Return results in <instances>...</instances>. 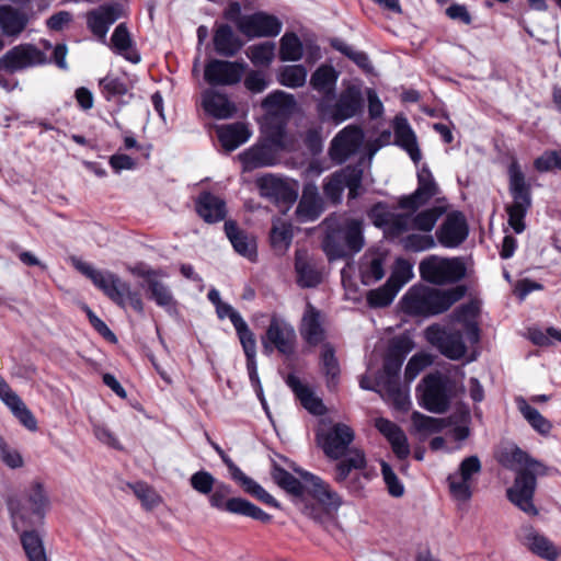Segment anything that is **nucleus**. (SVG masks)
I'll return each instance as SVG.
<instances>
[{
	"mask_svg": "<svg viewBox=\"0 0 561 561\" xmlns=\"http://www.w3.org/2000/svg\"><path fill=\"white\" fill-rule=\"evenodd\" d=\"M419 185L414 193L399 198L398 205L405 214H399L392 222L391 230L400 233V237L412 230L430 232L435 227L445 208L436 206L420 213L423 207L439 192V188L427 168H422L417 173Z\"/></svg>",
	"mask_w": 561,
	"mask_h": 561,
	"instance_id": "1",
	"label": "nucleus"
},
{
	"mask_svg": "<svg viewBox=\"0 0 561 561\" xmlns=\"http://www.w3.org/2000/svg\"><path fill=\"white\" fill-rule=\"evenodd\" d=\"M478 311L476 304L462 305L454 312V323L449 327L431 325L425 331L426 340L450 358L465 356L468 345L479 341V329L473 318Z\"/></svg>",
	"mask_w": 561,
	"mask_h": 561,
	"instance_id": "2",
	"label": "nucleus"
},
{
	"mask_svg": "<svg viewBox=\"0 0 561 561\" xmlns=\"http://www.w3.org/2000/svg\"><path fill=\"white\" fill-rule=\"evenodd\" d=\"M504 462L517 471L514 484L507 490L510 501L526 514L536 516L538 510L533 503L537 486L536 477L547 474V467L518 447H514L505 454Z\"/></svg>",
	"mask_w": 561,
	"mask_h": 561,
	"instance_id": "3",
	"label": "nucleus"
},
{
	"mask_svg": "<svg viewBox=\"0 0 561 561\" xmlns=\"http://www.w3.org/2000/svg\"><path fill=\"white\" fill-rule=\"evenodd\" d=\"M465 287L440 290L424 285L412 286L401 299V308L408 314H438L449 309L465 296Z\"/></svg>",
	"mask_w": 561,
	"mask_h": 561,
	"instance_id": "4",
	"label": "nucleus"
},
{
	"mask_svg": "<svg viewBox=\"0 0 561 561\" xmlns=\"http://www.w3.org/2000/svg\"><path fill=\"white\" fill-rule=\"evenodd\" d=\"M508 192L512 196V203L506 205L507 222L515 233H522L526 229L525 217L531 207V186L526 180L517 160H512L508 169Z\"/></svg>",
	"mask_w": 561,
	"mask_h": 561,
	"instance_id": "5",
	"label": "nucleus"
},
{
	"mask_svg": "<svg viewBox=\"0 0 561 561\" xmlns=\"http://www.w3.org/2000/svg\"><path fill=\"white\" fill-rule=\"evenodd\" d=\"M302 477L306 481L307 493L311 495L314 502L308 503L304 499H298L297 504L300 506L304 515L316 523L324 525L341 506L342 500L320 478L311 473H304Z\"/></svg>",
	"mask_w": 561,
	"mask_h": 561,
	"instance_id": "6",
	"label": "nucleus"
},
{
	"mask_svg": "<svg viewBox=\"0 0 561 561\" xmlns=\"http://www.w3.org/2000/svg\"><path fill=\"white\" fill-rule=\"evenodd\" d=\"M463 377V373L459 369H456L454 376L435 373L424 377L420 385L422 405L433 413L447 411L453 397L456 394L458 383L462 381Z\"/></svg>",
	"mask_w": 561,
	"mask_h": 561,
	"instance_id": "7",
	"label": "nucleus"
},
{
	"mask_svg": "<svg viewBox=\"0 0 561 561\" xmlns=\"http://www.w3.org/2000/svg\"><path fill=\"white\" fill-rule=\"evenodd\" d=\"M48 505L49 499L44 483L39 480L32 481L25 491L24 502L11 506L13 528L20 530L41 522Z\"/></svg>",
	"mask_w": 561,
	"mask_h": 561,
	"instance_id": "8",
	"label": "nucleus"
},
{
	"mask_svg": "<svg viewBox=\"0 0 561 561\" xmlns=\"http://www.w3.org/2000/svg\"><path fill=\"white\" fill-rule=\"evenodd\" d=\"M354 430L344 423H327L322 421L317 431V443L330 459H341L353 448Z\"/></svg>",
	"mask_w": 561,
	"mask_h": 561,
	"instance_id": "9",
	"label": "nucleus"
},
{
	"mask_svg": "<svg viewBox=\"0 0 561 561\" xmlns=\"http://www.w3.org/2000/svg\"><path fill=\"white\" fill-rule=\"evenodd\" d=\"M419 270L424 280L436 285L456 283L466 275V266L460 257L430 255L421 261Z\"/></svg>",
	"mask_w": 561,
	"mask_h": 561,
	"instance_id": "10",
	"label": "nucleus"
},
{
	"mask_svg": "<svg viewBox=\"0 0 561 561\" xmlns=\"http://www.w3.org/2000/svg\"><path fill=\"white\" fill-rule=\"evenodd\" d=\"M363 96L356 85H347L339 95L334 104L330 98H322L318 103V112L322 119H331L336 124L350 119L360 113Z\"/></svg>",
	"mask_w": 561,
	"mask_h": 561,
	"instance_id": "11",
	"label": "nucleus"
},
{
	"mask_svg": "<svg viewBox=\"0 0 561 561\" xmlns=\"http://www.w3.org/2000/svg\"><path fill=\"white\" fill-rule=\"evenodd\" d=\"M71 263L76 270L90 278L113 301L123 305L126 297L130 295L129 287L115 274L96 270L78 257H71Z\"/></svg>",
	"mask_w": 561,
	"mask_h": 561,
	"instance_id": "12",
	"label": "nucleus"
},
{
	"mask_svg": "<svg viewBox=\"0 0 561 561\" xmlns=\"http://www.w3.org/2000/svg\"><path fill=\"white\" fill-rule=\"evenodd\" d=\"M230 494V485L224 482H216L214 492L209 497L210 505L219 510L224 508L231 514L248 516L264 523L271 520V516L256 505L241 497L228 499Z\"/></svg>",
	"mask_w": 561,
	"mask_h": 561,
	"instance_id": "13",
	"label": "nucleus"
},
{
	"mask_svg": "<svg viewBox=\"0 0 561 561\" xmlns=\"http://www.w3.org/2000/svg\"><path fill=\"white\" fill-rule=\"evenodd\" d=\"M344 457L335 467V481L352 492H358L364 486L363 480L367 479L366 474L359 472L367 463L365 454L359 448H352Z\"/></svg>",
	"mask_w": 561,
	"mask_h": 561,
	"instance_id": "14",
	"label": "nucleus"
},
{
	"mask_svg": "<svg viewBox=\"0 0 561 561\" xmlns=\"http://www.w3.org/2000/svg\"><path fill=\"white\" fill-rule=\"evenodd\" d=\"M296 331L294 327L284 319L273 317L263 340L264 352L270 354L276 348L284 355H291L296 346Z\"/></svg>",
	"mask_w": 561,
	"mask_h": 561,
	"instance_id": "15",
	"label": "nucleus"
},
{
	"mask_svg": "<svg viewBox=\"0 0 561 561\" xmlns=\"http://www.w3.org/2000/svg\"><path fill=\"white\" fill-rule=\"evenodd\" d=\"M480 471V459L477 456H469L460 462L458 471L449 474V491L455 500L466 502L471 497L472 479Z\"/></svg>",
	"mask_w": 561,
	"mask_h": 561,
	"instance_id": "16",
	"label": "nucleus"
},
{
	"mask_svg": "<svg viewBox=\"0 0 561 561\" xmlns=\"http://www.w3.org/2000/svg\"><path fill=\"white\" fill-rule=\"evenodd\" d=\"M238 30L249 38L274 37L282 31V22L274 15L256 12L237 21Z\"/></svg>",
	"mask_w": 561,
	"mask_h": 561,
	"instance_id": "17",
	"label": "nucleus"
},
{
	"mask_svg": "<svg viewBox=\"0 0 561 561\" xmlns=\"http://www.w3.org/2000/svg\"><path fill=\"white\" fill-rule=\"evenodd\" d=\"M360 183L362 170L348 167L329 176L323 185V191L328 198L336 203L341 199L345 187L350 191V197L355 198Z\"/></svg>",
	"mask_w": 561,
	"mask_h": 561,
	"instance_id": "18",
	"label": "nucleus"
},
{
	"mask_svg": "<svg viewBox=\"0 0 561 561\" xmlns=\"http://www.w3.org/2000/svg\"><path fill=\"white\" fill-rule=\"evenodd\" d=\"M364 133L360 127L348 125L339 131L331 141L329 154L337 163L344 162L362 146Z\"/></svg>",
	"mask_w": 561,
	"mask_h": 561,
	"instance_id": "19",
	"label": "nucleus"
},
{
	"mask_svg": "<svg viewBox=\"0 0 561 561\" xmlns=\"http://www.w3.org/2000/svg\"><path fill=\"white\" fill-rule=\"evenodd\" d=\"M402 363L403 358L389 352L383 364L386 377H381L378 381V386H381L386 390L388 398L400 409H403L408 403L407 392L401 390L397 382V376L401 369Z\"/></svg>",
	"mask_w": 561,
	"mask_h": 561,
	"instance_id": "20",
	"label": "nucleus"
},
{
	"mask_svg": "<svg viewBox=\"0 0 561 561\" xmlns=\"http://www.w3.org/2000/svg\"><path fill=\"white\" fill-rule=\"evenodd\" d=\"M244 65L225 60H211L205 67V80L214 85H232L238 83L243 73Z\"/></svg>",
	"mask_w": 561,
	"mask_h": 561,
	"instance_id": "21",
	"label": "nucleus"
},
{
	"mask_svg": "<svg viewBox=\"0 0 561 561\" xmlns=\"http://www.w3.org/2000/svg\"><path fill=\"white\" fill-rule=\"evenodd\" d=\"M215 450L218 453L222 461L226 463L231 478L238 482L247 493L256 497L265 504L274 507H278V502L266 492L257 482L250 477L245 476L242 470L225 454V451L218 446L214 445Z\"/></svg>",
	"mask_w": 561,
	"mask_h": 561,
	"instance_id": "22",
	"label": "nucleus"
},
{
	"mask_svg": "<svg viewBox=\"0 0 561 561\" xmlns=\"http://www.w3.org/2000/svg\"><path fill=\"white\" fill-rule=\"evenodd\" d=\"M468 225L465 216L459 211L447 215L436 232L438 242L446 248H456L468 237Z\"/></svg>",
	"mask_w": 561,
	"mask_h": 561,
	"instance_id": "23",
	"label": "nucleus"
},
{
	"mask_svg": "<svg viewBox=\"0 0 561 561\" xmlns=\"http://www.w3.org/2000/svg\"><path fill=\"white\" fill-rule=\"evenodd\" d=\"M44 61L43 53L32 45H19L0 58L1 67L11 72L41 65Z\"/></svg>",
	"mask_w": 561,
	"mask_h": 561,
	"instance_id": "24",
	"label": "nucleus"
},
{
	"mask_svg": "<svg viewBox=\"0 0 561 561\" xmlns=\"http://www.w3.org/2000/svg\"><path fill=\"white\" fill-rule=\"evenodd\" d=\"M523 545L535 556L547 561H561V548L533 527L524 529Z\"/></svg>",
	"mask_w": 561,
	"mask_h": 561,
	"instance_id": "25",
	"label": "nucleus"
},
{
	"mask_svg": "<svg viewBox=\"0 0 561 561\" xmlns=\"http://www.w3.org/2000/svg\"><path fill=\"white\" fill-rule=\"evenodd\" d=\"M0 399L11 410L13 415L30 431L37 430V421L21 398L10 388L0 376Z\"/></svg>",
	"mask_w": 561,
	"mask_h": 561,
	"instance_id": "26",
	"label": "nucleus"
},
{
	"mask_svg": "<svg viewBox=\"0 0 561 561\" xmlns=\"http://www.w3.org/2000/svg\"><path fill=\"white\" fill-rule=\"evenodd\" d=\"M122 15L118 4H105L92 10L87 15V23L94 35L105 39L108 27Z\"/></svg>",
	"mask_w": 561,
	"mask_h": 561,
	"instance_id": "27",
	"label": "nucleus"
},
{
	"mask_svg": "<svg viewBox=\"0 0 561 561\" xmlns=\"http://www.w3.org/2000/svg\"><path fill=\"white\" fill-rule=\"evenodd\" d=\"M295 271L300 287H316L321 283L322 277L316 260L304 249H298L295 252Z\"/></svg>",
	"mask_w": 561,
	"mask_h": 561,
	"instance_id": "28",
	"label": "nucleus"
},
{
	"mask_svg": "<svg viewBox=\"0 0 561 561\" xmlns=\"http://www.w3.org/2000/svg\"><path fill=\"white\" fill-rule=\"evenodd\" d=\"M260 194L274 201L294 202L297 193L283 179L265 174L255 181Z\"/></svg>",
	"mask_w": 561,
	"mask_h": 561,
	"instance_id": "29",
	"label": "nucleus"
},
{
	"mask_svg": "<svg viewBox=\"0 0 561 561\" xmlns=\"http://www.w3.org/2000/svg\"><path fill=\"white\" fill-rule=\"evenodd\" d=\"M323 211V203L314 183H307L302 188V195L296 208V215L300 221H313Z\"/></svg>",
	"mask_w": 561,
	"mask_h": 561,
	"instance_id": "30",
	"label": "nucleus"
},
{
	"mask_svg": "<svg viewBox=\"0 0 561 561\" xmlns=\"http://www.w3.org/2000/svg\"><path fill=\"white\" fill-rule=\"evenodd\" d=\"M300 334L310 345H318L324 341L325 331L322 316L311 304H307L300 324Z\"/></svg>",
	"mask_w": 561,
	"mask_h": 561,
	"instance_id": "31",
	"label": "nucleus"
},
{
	"mask_svg": "<svg viewBox=\"0 0 561 561\" xmlns=\"http://www.w3.org/2000/svg\"><path fill=\"white\" fill-rule=\"evenodd\" d=\"M376 428L388 439L398 458L404 459L410 455V446L404 432L388 419L375 420Z\"/></svg>",
	"mask_w": 561,
	"mask_h": 561,
	"instance_id": "32",
	"label": "nucleus"
},
{
	"mask_svg": "<svg viewBox=\"0 0 561 561\" xmlns=\"http://www.w3.org/2000/svg\"><path fill=\"white\" fill-rule=\"evenodd\" d=\"M327 233L322 242L323 250L329 260H336L346 255V245L342 224L335 219L325 220Z\"/></svg>",
	"mask_w": 561,
	"mask_h": 561,
	"instance_id": "33",
	"label": "nucleus"
},
{
	"mask_svg": "<svg viewBox=\"0 0 561 561\" xmlns=\"http://www.w3.org/2000/svg\"><path fill=\"white\" fill-rule=\"evenodd\" d=\"M239 160L244 172L274 165L276 161L272 149L266 145L252 146L239 154Z\"/></svg>",
	"mask_w": 561,
	"mask_h": 561,
	"instance_id": "34",
	"label": "nucleus"
},
{
	"mask_svg": "<svg viewBox=\"0 0 561 561\" xmlns=\"http://www.w3.org/2000/svg\"><path fill=\"white\" fill-rule=\"evenodd\" d=\"M225 231L236 252L251 261L255 259L256 242L252 236L241 230L233 221L225 222Z\"/></svg>",
	"mask_w": 561,
	"mask_h": 561,
	"instance_id": "35",
	"label": "nucleus"
},
{
	"mask_svg": "<svg viewBox=\"0 0 561 561\" xmlns=\"http://www.w3.org/2000/svg\"><path fill=\"white\" fill-rule=\"evenodd\" d=\"M217 135L221 146L232 151L250 139L251 130L244 123H233L217 127Z\"/></svg>",
	"mask_w": 561,
	"mask_h": 561,
	"instance_id": "36",
	"label": "nucleus"
},
{
	"mask_svg": "<svg viewBox=\"0 0 561 561\" xmlns=\"http://www.w3.org/2000/svg\"><path fill=\"white\" fill-rule=\"evenodd\" d=\"M286 382L306 410L316 415H322L324 413L325 407L322 400L318 398L308 386L302 383L298 377L288 375Z\"/></svg>",
	"mask_w": 561,
	"mask_h": 561,
	"instance_id": "37",
	"label": "nucleus"
},
{
	"mask_svg": "<svg viewBox=\"0 0 561 561\" xmlns=\"http://www.w3.org/2000/svg\"><path fill=\"white\" fill-rule=\"evenodd\" d=\"M203 106L205 111L218 119H227L233 116L237 107L226 94L208 90L203 95Z\"/></svg>",
	"mask_w": 561,
	"mask_h": 561,
	"instance_id": "38",
	"label": "nucleus"
},
{
	"mask_svg": "<svg viewBox=\"0 0 561 561\" xmlns=\"http://www.w3.org/2000/svg\"><path fill=\"white\" fill-rule=\"evenodd\" d=\"M396 144L402 147L411 157V159L417 163L421 160V151L416 144V138L411 129L407 118L397 116L393 123Z\"/></svg>",
	"mask_w": 561,
	"mask_h": 561,
	"instance_id": "39",
	"label": "nucleus"
},
{
	"mask_svg": "<svg viewBox=\"0 0 561 561\" xmlns=\"http://www.w3.org/2000/svg\"><path fill=\"white\" fill-rule=\"evenodd\" d=\"M262 106L271 116L285 117L295 111L296 100L294 95L278 90L268 94L263 100Z\"/></svg>",
	"mask_w": 561,
	"mask_h": 561,
	"instance_id": "40",
	"label": "nucleus"
},
{
	"mask_svg": "<svg viewBox=\"0 0 561 561\" xmlns=\"http://www.w3.org/2000/svg\"><path fill=\"white\" fill-rule=\"evenodd\" d=\"M197 213L206 222H217L226 217V204L218 196L205 193L197 202Z\"/></svg>",
	"mask_w": 561,
	"mask_h": 561,
	"instance_id": "41",
	"label": "nucleus"
},
{
	"mask_svg": "<svg viewBox=\"0 0 561 561\" xmlns=\"http://www.w3.org/2000/svg\"><path fill=\"white\" fill-rule=\"evenodd\" d=\"M214 45L218 54L222 56H233L242 47V41L234 34L229 25H220L214 35Z\"/></svg>",
	"mask_w": 561,
	"mask_h": 561,
	"instance_id": "42",
	"label": "nucleus"
},
{
	"mask_svg": "<svg viewBox=\"0 0 561 561\" xmlns=\"http://www.w3.org/2000/svg\"><path fill=\"white\" fill-rule=\"evenodd\" d=\"M300 476L305 472L299 471ZM273 481L287 493L301 497L305 493H307L306 481L304 477H301L302 481H299L291 473L284 470L279 466H274L271 472Z\"/></svg>",
	"mask_w": 561,
	"mask_h": 561,
	"instance_id": "43",
	"label": "nucleus"
},
{
	"mask_svg": "<svg viewBox=\"0 0 561 561\" xmlns=\"http://www.w3.org/2000/svg\"><path fill=\"white\" fill-rule=\"evenodd\" d=\"M26 24L27 19L22 12L9 5L0 8V27L4 35L16 36L25 28Z\"/></svg>",
	"mask_w": 561,
	"mask_h": 561,
	"instance_id": "44",
	"label": "nucleus"
},
{
	"mask_svg": "<svg viewBox=\"0 0 561 561\" xmlns=\"http://www.w3.org/2000/svg\"><path fill=\"white\" fill-rule=\"evenodd\" d=\"M339 73L331 66L319 67L310 79L311 87L318 92L323 94V98H329L335 90Z\"/></svg>",
	"mask_w": 561,
	"mask_h": 561,
	"instance_id": "45",
	"label": "nucleus"
},
{
	"mask_svg": "<svg viewBox=\"0 0 561 561\" xmlns=\"http://www.w3.org/2000/svg\"><path fill=\"white\" fill-rule=\"evenodd\" d=\"M516 404L530 426L541 435H548L552 428V424L538 410L530 407L523 397L516 398Z\"/></svg>",
	"mask_w": 561,
	"mask_h": 561,
	"instance_id": "46",
	"label": "nucleus"
},
{
	"mask_svg": "<svg viewBox=\"0 0 561 561\" xmlns=\"http://www.w3.org/2000/svg\"><path fill=\"white\" fill-rule=\"evenodd\" d=\"M126 488L134 493L141 506L147 511L156 508L162 502V497L158 492L146 482H129L126 484Z\"/></svg>",
	"mask_w": 561,
	"mask_h": 561,
	"instance_id": "47",
	"label": "nucleus"
},
{
	"mask_svg": "<svg viewBox=\"0 0 561 561\" xmlns=\"http://www.w3.org/2000/svg\"><path fill=\"white\" fill-rule=\"evenodd\" d=\"M112 47L121 55H123L127 60L133 64H137L140 60V56L133 49L131 39L129 33L124 24H119L114 30L112 35Z\"/></svg>",
	"mask_w": 561,
	"mask_h": 561,
	"instance_id": "48",
	"label": "nucleus"
},
{
	"mask_svg": "<svg viewBox=\"0 0 561 561\" xmlns=\"http://www.w3.org/2000/svg\"><path fill=\"white\" fill-rule=\"evenodd\" d=\"M293 241V227L289 222L282 219L273 221L271 230V243L275 251L285 253Z\"/></svg>",
	"mask_w": 561,
	"mask_h": 561,
	"instance_id": "49",
	"label": "nucleus"
},
{
	"mask_svg": "<svg viewBox=\"0 0 561 561\" xmlns=\"http://www.w3.org/2000/svg\"><path fill=\"white\" fill-rule=\"evenodd\" d=\"M27 528L20 529L21 541L30 561H47L43 541L35 531H27Z\"/></svg>",
	"mask_w": 561,
	"mask_h": 561,
	"instance_id": "50",
	"label": "nucleus"
},
{
	"mask_svg": "<svg viewBox=\"0 0 561 561\" xmlns=\"http://www.w3.org/2000/svg\"><path fill=\"white\" fill-rule=\"evenodd\" d=\"M346 250L359 252L364 247L362 221L358 219H346L342 224Z\"/></svg>",
	"mask_w": 561,
	"mask_h": 561,
	"instance_id": "51",
	"label": "nucleus"
},
{
	"mask_svg": "<svg viewBox=\"0 0 561 561\" xmlns=\"http://www.w3.org/2000/svg\"><path fill=\"white\" fill-rule=\"evenodd\" d=\"M276 46L272 42H263L248 47L245 55L255 66H270L275 58Z\"/></svg>",
	"mask_w": 561,
	"mask_h": 561,
	"instance_id": "52",
	"label": "nucleus"
},
{
	"mask_svg": "<svg viewBox=\"0 0 561 561\" xmlns=\"http://www.w3.org/2000/svg\"><path fill=\"white\" fill-rule=\"evenodd\" d=\"M321 369L327 377V383L329 388L336 385V378L340 375V365L334 354V348L324 344L321 352Z\"/></svg>",
	"mask_w": 561,
	"mask_h": 561,
	"instance_id": "53",
	"label": "nucleus"
},
{
	"mask_svg": "<svg viewBox=\"0 0 561 561\" xmlns=\"http://www.w3.org/2000/svg\"><path fill=\"white\" fill-rule=\"evenodd\" d=\"M413 276V263L403 257H398L387 282L399 291Z\"/></svg>",
	"mask_w": 561,
	"mask_h": 561,
	"instance_id": "54",
	"label": "nucleus"
},
{
	"mask_svg": "<svg viewBox=\"0 0 561 561\" xmlns=\"http://www.w3.org/2000/svg\"><path fill=\"white\" fill-rule=\"evenodd\" d=\"M304 48L295 33H285L280 38L279 58L283 61H297L302 57Z\"/></svg>",
	"mask_w": 561,
	"mask_h": 561,
	"instance_id": "55",
	"label": "nucleus"
},
{
	"mask_svg": "<svg viewBox=\"0 0 561 561\" xmlns=\"http://www.w3.org/2000/svg\"><path fill=\"white\" fill-rule=\"evenodd\" d=\"M307 69L302 65L285 66L279 70L278 81L282 85L296 89L306 83Z\"/></svg>",
	"mask_w": 561,
	"mask_h": 561,
	"instance_id": "56",
	"label": "nucleus"
},
{
	"mask_svg": "<svg viewBox=\"0 0 561 561\" xmlns=\"http://www.w3.org/2000/svg\"><path fill=\"white\" fill-rule=\"evenodd\" d=\"M399 214H391L387 210L382 204L375 205L368 213L369 219L376 227L383 228L386 233L391 237H400V233H396L391 230L392 222Z\"/></svg>",
	"mask_w": 561,
	"mask_h": 561,
	"instance_id": "57",
	"label": "nucleus"
},
{
	"mask_svg": "<svg viewBox=\"0 0 561 561\" xmlns=\"http://www.w3.org/2000/svg\"><path fill=\"white\" fill-rule=\"evenodd\" d=\"M411 419L416 431L423 434L438 433L445 427L444 420L427 416L420 412H413Z\"/></svg>",
	"mask_w": 561,
	"mask_h": 561,
	"instance_id": "58",
	"label": "nucleus"
},
{
	"mask_svg": "<svg viewBox=\"0 0 561 561\" xmlns=\"http://www.w3.org/2000/svg\"><path fill=\"white\" fill-rule=\"evenodd\" d=\"M360 273L363 283L366 285L380 280L385 275L382 259L374 256L367 260L362 264Z\"/></svg>",
	"mask_w": 561,
	"mask_h": 561,
	"instance_id": "59",
	"label": "nucleus"
},
{
	"mask_svg": "<svg viewBox=\"0 0 561 561\" xmlns=\"http://www.w3.org/2000/svg\"><path fill=\"white\" fill-rule=\"evenodd\" d=\"M398 290L392 287L388 282L374 290H370L367 294V301L371 307H386L392 302Z\"/></svg>",
	"mask_w": 561,
	"mask_h": 561,
	"instance_id": "60",
	"label": "nucleus"
},
{
	"mask_svg": "<svg viewBox=\"0 0 561 561\" xmlns=\"http://www.w3.org/2000/svg\"><path fill=\"white\" fill-rule=\"evenodd\" d=\"M0 459L10 469H20L24 466V459L20 450L10 445L0 436Z\"/></svg>",
	"mask_w": 561,
	"mask_h": 561,
	"instance_id": "61",
	"label": "nucleus"
},
{
	"mask_svg": "<svg viewBox=\"0 0 561 561\" xmlns=\"http://www.w3.org/2000/svg\"><path fill=\"white\" fill-rule=\"evenodd\" d=\"M433 363V358L427 353H417L413 355L407 364L404 377L410 382L414 380L426 367Z\"/></svg>",
	"mask_w": 561,
	"mask_h": 561,
	"instance_id": "62",
	"label": "nucleus"
},
{
	"mask_svg": "<svg viewBox=\"0 0 561 561\" xmlns=\"http://www.w3.org/2000/svg\"><path fill=\"white\" fill-rule=\"evenodd\" d=\"M405 250L420 252L435 247V240L431 234L409 233L401 239Z\"/></svg>",
	"mask_w": 561,
	"mask_h": 561,
	"instance_id": "63",
	"label": "nucleus"
},
{
	"mask_svg": "<svg viewBox=\"0 0 561 561\" xmlns=\"http://www.w3.org/2000/svg\"><path fill=\"white\" fill-rule=\"evenodd\" d=\"M147 280L151 296L157 301V304L160 306L169 305L171 302L172 295L159 278V276L156 273H148Z\"/></svg>",
	"mask_w": 561,
	"mask_h": 561,
	"instance_id": "64",
	"label": "nucleus"
}]
</instances>
